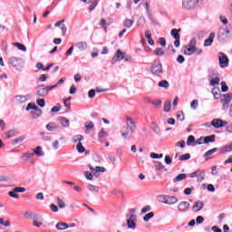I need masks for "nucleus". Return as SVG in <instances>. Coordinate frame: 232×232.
I'll list each match as a JSON object with an SVG mask.
<instances>
[{"mask_svg": "<svg viewBox=\"0 0 232 232\" xmlns=\"http://www.w3.org/2000/svg\"><path fill=\"white\" fill-rule=\"evenodd\" d=\"M99 139H106L108 137V132L104 130V128H102L101 130L98 133Z\"/></svg>", "mask_w": 232, "mask_h": 232, "instance_id": "38", "label": "nucleus"}, {"mask_svg": "<svg viewBox=\"0 0 232 232\" xmlns=\"http://www.w3.org/2000/svg\"><path fill=\"white\" fill-rule=\"evenodd\" d=\"M154 168L156 171H160V169H164V165L160 161L154 162Z\"/></svg>", "mask_w": 232, "mask_h": 232, "instance_id": "33", "label": "nucleus"}, {"mask_svg": "<svg viewBox=\"0 0 232 232\" xmlns=\"http://www.w3.org/2000/svg\"><path fill=\"white\" fill-rule=\"evenodd\" d=\"M193 142H195V136L193 135L188 136L187 140L188 146H190L191 144H193Z\"/></svg>", "mask_w": 232, "mask_h": 232, "instance_id": "60", "label": "nucleus"}, {"mask_svg": "<svg viewBox=\"0 0 232 232\" xmlns=\"http://www.w3.org/2000/svg\"><path fill=\"white\" fill-rule=\"evenodd\" d=\"M87 188L89 189V191H94L95 193H99V188L95 187V185L89 184L87 185Z\"/></svg>", "mask_w": 232, "mask_h": 232, "instance_id": "42", "label": "nucleus"}, {"mask_svg": "<svg viewBox=\"0 0 232 232\" xmlns=\"http://www.w3.org/2000/svg\"><path fill=\"white\" fill-rule=\"evenodd\" d=\"M30 110H34V111H40V113H43V111L35 105V103H28L26 107V111H30Z\"/></svg>", "mask_w": 232, "mask_h": 232, "instance_id": "22", "label": "nucleus"}, {"mask_svg": "<svg viewBox=\"0 0 232 232\" xmlns=\"http://www.w3.org/2000/svg\"><path fill=\"white\" fill-rule=\"evenodd\" d=\"M84 137L82 135H76L72 138V142L77 143V142H81V140H83Z\"/></svg>", "mask_w": 232, "mask_h": 232, "instance_id": "45", "label": "nucleus"}, {"mask_svg": "<svg viewBox=\"0 0 232 232\" xmlns=\"http://www.w3.org/2000/svg\"><path fill=\"white\" fill-rule=\"evenodd\" d=\"M227 124V121H222L220 119H214L211 121V125L214 126V128H224Z\"/></svg>", "mask_w": 232, "mask_h": 232, "instance_id": "9", "label": "nucleus"}, {"mask_svg": "<svg viewBox=\"0 0 232 232\" xmlns=\"http://www.w3.org/2000/svg\"><path fill=\"white\" fill-rule=\"evenodd\" d=\"M227 90H229V87H227L226 82H221V92H226Z\"/></svg>", "mask_w": 232, "mask_h": 232, "instance_id": "63", "label": "nucleus"}, {"mask_svg": "<svg viewBox=\"0 0 232 232\" xmlns=\"http://www.w3.org/2000/svg\"><path fill=\"white\" fill-rule=\"evenodd\" d=\"M215 39V33H210L208 39L204 42V46H211L213 44V41Z\"/></svg>", "mask_w": 232, "mask_h": 232, "instance_id": "18", "label": "nucleus"}, {"mask_svg": "<svg viewBox=\"0 0 232 232\" xmlns=\"http://www.w3.org/2000/svg\"><path fill=\"white\" fill-rule=\"evenodd\" d=\"M121 133L123 138H125L127 140H130L133 137V132L130 130V128L124 126L121 130Z\"/></svg>", "mask_w": 232, "mask_h": 232, "instance_id": "7", "label": "nucleus"}, {"mask_svg": "<svg viewBox=\"0 0 232 232\" xmlns=\"http://www.w3.org/2000/svg\"><path fill=\"white\" fill-rule=\"evenodd\" d=\"M24 139H26L25 136H20L14 140H13V144L15 145V144H19L20 142H23V140H24Z\"/></svg>", "mask_w": 232, "mask_h": 232, "instance_id": "44", "label": "nucleus"}, {"mask_svg": "<svg viewBox=\"0 0 232 232\" xmlns=\"http://www.w3.org/2000/svg\"><path fill=\"white\" fill-rule=\"evenodd\" d=\"M151 73L154 75H158V77H160L162 73H164V71L162 70V64L160 63H154L151 67Z\"/></svg>", "mask_w": 232, "mask_h": 232, "instance_id": "4", "label": "nucleus"}, {"mask_svg": "<svg viewBox=\"0 0 232 232\" xmlns=\"http://www.w3.org/2000/svg\"><path fill=\"white\" fill-rule=\"evenodd\" d=\"M37 95L39 97H46L48 95V92H46V87L44 84L38 85L36 87Z\"/></svg>", "mask_w": 232, "mask_h": 232, "instance_id": "10", "label": "nucleus"}, {"mask_svg": "<svg viewBox=\"0 0 232 232\" xmlns=\"http://www.w3.org/2000/svg\"><path fill=\"white\" fill-rule=\"evenodd\" d=\"M206 177V172L204 170H198V182H202L204 180V178Z\"/></svg>", "mask_w": 232, "mask_h": 232, "instance_id": "30", "label": "nucleus"}, {"mask_svg": "<svg viewBox=\"0 0 232 232\" xmlns=\"http://www.w3.org/2000/svg\"><path fill=\"white\" fill-rule=\"evenodd\" d=\"M189 159H191V155L189 153H186L179 156V160H189Z\"/></svg>", "mask_w": 232, "mask_h": 232, "instance_id": "47", "label": "nucleus"}, {"mask_svg": "<svg viewBox=\"0 0 232 232\" xmlns=\"http://www.w3.org/2000/svg\"><path fill=\"white\" fill-rule=\"evenodd\" d=\"M15 133H17V130H10L6 132L7 139H12V137H14Z\"/></svg>", "mask_w": 232, "mask_h": 232, "instance_id": "52", "label": "nucleus"}, {"mask_svg": "<svg viewBox=\"0 0 232 232\" xmlns=\"http://www.w3.org/2000/svg\"><path fill=\"white\" fill-rule=\"evenodd\" d=\"M133 23H135V20H131V19H125L123 21V26L125 28H131V26H133Z\"/></svg>", "mask_w": 232, "mask_h": 232, "instance_id": "27", "label": "nucleus"}, {"mask_svg": "<svg viewBox=\"0 0 232 232\" xmlns=\"http://www.w3.org/2000/svg\"><path fill=\"white\" fill-rule=\"evenodd\" d=\"M219 82H220V78H218V76H217L210 81V86H215L217 84H219Z\"/></svg>", "mask_w": 232, "mask_h": 232, "instance_id": "50", "label": "nucleus"}, {"mask_svg": "<svg viewBox=\"0 0 232 232\" xmlns=\"http://www.w3.org/2000/svg\"><path fill=\"white\" fill-rule=\"evenodd\" d=\"M84 128H86V130H92V128H95V124L92 123V121H87L85 122Z\"/></svg>", "mask_w": 232, "mask_h": 232, "instance_id": "55", "label": "nucleus"}, {"mask_svg": "<svg viewBox=\"0 0 232 232\" xmlns=\"http://www.w3.org/2000/svg\"><path fill=\"white\" fill-rule=\"evenodd\" d=\"M9 197H12V198H19V194L15 192V190H12L8 192Z\"/></svg>", "mask_w": 232, "mask_h": 232, "instance_id": "61", "label": "nucleus"}, {"mask_svg": "<svg viewBox=\"0 0 232 232\" xmlns=\"http://www.w3.org/2000/svg\"><path fill=\"white\" fill-rule=\"evenodd\" d=\"M46 130L48 131H53L54 130H59V125L55 124V122H50L46 125Z\"/></svg>", "mask_w": 232, "mask_h": 232, "instance_id": "24", "label": "nucleus"}, {"mask_svg": "<svg viewBox=\"0 0 232 232\" xmlns=\"http://www.w3.org/2000/svg\"><path fill=\"white\" fill-rule=\"evenodd\" d=\"M204 217L202 216H198L197 218H196V223L197 224H204Z\"/></svg>", "mask_w": 232, "mask_h": 232, "instance_id": "64", "label": "nucleus"}, {"mask_svg": "<svg viewBox=\"0 0 232 232\" xmlns=\"http://www.w3.org/2000/svg\"><path fill=\"white\" fill-rule=\"evenodd\" d=\"M100 25L102 26V28L103 30H105V32H107L108 30V24H106V19L102 18L101 21H100Z\"/></svg>", "mask_w": 232, "mask_h": 232, "instance_id": "46", "label": "nucleus"}, {"mask_svg": "<svg viewBox=\"0 0 232 232\" xmlns=\"http://www.w3.org/2000/svg\"><path fill=\"white\" fill-rule=\"evenodd\" d=\"M114 57H116V60L118 61H122V59H124V53H122L121 50H118Z\"/></svg>", "mask_w": 232, "mask_h": 232, "instance_id": "36", "label": "nucleus"}, {"mask_svg": "<svg viewBox=\"0 0 232 232\" xmlns=\"http://www.w3.org/2000/svg\"><path fill=\"white\" fill-rule=\"evenodd\" d=\"M182 29H172L170 31V35L173 37V39L177 40V39H180V34H179V32H181Z\"/></svg>", "mask_w": 232, "mask_h": 232, "instance_id": "23", "label": "nucleus"}, {"mask_svg": "<svg viewBox=\"0 0 232 232\" xmlns=\"http://www.w3.org/2000/svg\"><path fill=\"white\" fill-rule=\"evenodd\" d=\"M215 134L206 137H200L198 140H203V144H209V142H215Z\"/></svg>", "mask_w": 232, "mask_h": 232, "instance_id": "12", "label": "nucleus"}, {"mask_svg": "<svg viewBox=\"0 0 232 232\" xmlns=\"http://www.w3.org/2000/svg\"><path fill=\"white\" fill-rule=\"evenodd\" d=\"M232 93L223 94L221 99V104L223 105V110H227L229 104L231 103Z\"/></svg>", "mask_w": 232, "mask_h": 232, "instance_id": "5", "label": "nucleus"}, {"mask_svg": "<svg viewBox=\"0 0 232 232\" xmlns=\"http://www.w3.org/2000/svg\"><path fill=\"white\" fill-rule=\"evenodd\" d=\"M202 209H204V202L202 201H197L192 207L194 213H198V211H202Z\"/></svg>", "mask_w": 232, "mask_h": 232, "instance_id": "11", "label": "nucleus"}, {"mask_svg": "<svg viewBox=\"0 0 232 232\" xmlns=\"http://www.w3.org/2000/svg\"><path fill=\"white\" fill-rule=\"evenodd\" d=\"M77 48L79 50H86V48H88V43L86 42H79L77 44H76Z\"/></svg>", "mask_w": 232, "mask_h": 232, "instance_id": "31", "label": "nucleus"}, {"mask_svg": "<svg viewBox=\"0 0 232 232\" xmlns=\"http://www.w3.org/2000/svg\"><path fill=\"white\" fill-rule=\"evenodd\" d=\"M171 110V101H166L163 104V111L166 113L169 112Z\"/></svg>", "mask_w": 232, "mask_h": 232, "instance_id": "25", "label": "nucleus"}, {"mask_svg": "<svg viewBox=\"0 0 232 232\" xmlns=\"http://www.w3.org/2000/svg\"><path fill=\"white\" fill-rule=\"evenodd\" d=\"M153 217H155V213L150 212L143 217V220L144 222H149L151 220V218H153Z\"/></svg>", "mask_w": 232, "mask_h": 232, "instance_id": "37", "label": "nucleus"}, {"mask_svg": "<svg viewBox=\"0 0 232 232\" xmlns=\"http://www.w3.org/2000/svg\"><path fill=\"white\" fill-rule=\"evenodd\" d=\"M187 46L197 48V38H192Z\"/></svg>", "mask_w": 232, "mask_h": 232, "instance_id": "54", "label": "nucleus"}, {"mask_svg": "<svg viewBox=\"0 0 232 232\" xmlns=\"http://www.w3.org/2000/svg\"><path fill=\"white\" fill-rule=\"evenodd\" d=\"M32 157H34L33 152H25L22 155V160L24 161L30 160V159H32Z\"/></svg>", "mask_w": 232, "mask_h": 232, "instance_id": "35", "label": "nucleus"}, {"mask_svg": "<svg viewBox=\"0 0 232 232\" xmlns=\"http://www.w3.org/2000/svg\"><path fill=\"white\" fill-rule=\"evenodd\" d=\"M195 53H197V47L185 46L184 55H193Z\"/></svg>", "mask_w": 232, "mask_h": 232, "instance_id": "17", "label": "nucleus"}, {"mask_svg": "<svg viewBox=\"0 0 232 232\" xmlns=\"http://www.w3.org/2000/svg\"><path fill=\"white\" fill-rule=\"evenodd\" d=\"M145 37L148 39V43L149 44H150V46H153V44H155V41H153V39L151 38V33L150 31H147L145 33Z\"/></svg>", "mask_w": 232, "mask_h": 232, "instance_id": "28", "label": "nucleus"}, {"mask_svg": "<svg viewBox=\"0 0 232 232\" xmlns=\"http://www.w3.org/2000/svg\"><path fill=\"white\" fill-rule=\"evenodd\" d=\"M76 149L78 153H84V151H86V149L84 148V146H82V142H78V144L76 145Z\"/></svg>", "mask_w": 232, "mask_h": 232, "instance_id": "40", "label": "nucleus"}, {"mask_svg": "<svg viewBox=\"0 0 232 232\" xmlns=\"http://www.w3.org/2000/svg\"><path fill=\"white\" fill-rule=\"evenodd\" d=\"M9 63L14 68H15V70H21L24 66V61L23 58L11 57L9 59Z\"/></svg>", "mask_w": 232, "mask_h": 232, "instance_id": "2", "label": "nucleus"}, {"mask_svg": "<svg viewBox=\"0 0 232 232\" xmlns=\"http://www.w3.org/2000/svg\"><path fill=\"white\" fill-rule=\"evenodd\" d=\"M0 226H5V227H10V221H5V218H0Z\"/></svg>", "mask_w": 232, "mask_h": 232, "instance_id": "49", "label": "nucleus"}, {"mask_svg": "<svg viewBox=\"0 0 232 232\" xmlns=\"http://www.w3.org/2000/svg\"><path fill=\"white\" fill-rule=\"evenodd\" d=\"M179 202V198L175 196H165L163 203L171 206L173 204H177Z\"/></svg>", "mask_w": 232, "mask_h": 232, "instance_id": "8", "label": "nucleus"}, {"mask_svg": "<svg viewBox=\"0 0 232 232\" xmlns=\"http://www.w3.org/2000/svg\"><path fill=\"white\" fill-rule=\"evenodd\" d=\"M158 86H160V88H165V90H168V88H169V82L166 80H162L159 82Z\"/></svg>", "mask_w": 232, "mask_h": 232, "instance_id": "32", "label": "nucleus"}, {"mask_svg": "<svg viewBox=\"0 0 232 232\" xmlns=\"http://www.w3.org/2000/svg\"><path fill=\"white\" fill-rule=\"evenodd\" d=\"M188 177L187 174H179L176 178L173 179V182H180L184 180Z\"/></svg>", "mask_w": 232, "mask_h": 232, "instance_id": "34", "label": "nucleus"}, {"mask_svg": "<svg viewBox=\"0 0 232 232\" xmlns=\"http://www.w3.org/2000/svg\"><path fill=\"white\" fill-rule=\"evenodd\" d=\"M60 30L62 31L63 37H66V32L68 30V28H66V25L62 24V25L60 26Z\"/></svg>", "mask_w": 232, "mask_h": 232, "instance_id": "53", "label": "nucleus"}, {"mask_svg": "<svg viewBox=\"0 0 232 232\" xmlns=\"http://www.w3.org/2000/svg\"><path fill=\"white\" fill-rule=\"evenodd\" d=\"M150 157H151V159H162V157H164V154H162V153L157 154L155 152H151Z\"/></svg>", "mask_w": 232, "mask_h": 232, "instance_id": "59", "label": "nucleus"}, {"mask_svg": "<svg viewBox=\"0 0 232 232\" xmlns=\"http://www.w3.org/2000/svg\"><path fill=\"white\" fill-rule=\"evenodd\" d=\"M204 0H182V8L184 10H193L198 5H203Z\"/></svg>", "mask_w": 232, "mask_h": 232, "instance_id": "1", "label": "nucleus"}, {"mask_svg": "<svg viewBox=\"0 0 232 232\" xmlns=\"http://www.w3.org/2000/svg\"><path fill=\"white\" fill-rule=\"evenodd\" d=\"M189 202L182 201L178 206L179 211H187V209H189Z\"/></svg>", "mask_w": 232, "mask_h": 232, "instance_id": "16", "label": "nucleus"}, {"mask_svg": "<svg viewBox=\"0 0 232 232\" xmlns=\"http://www.w3.org/2000/svg\"><path fill=\"white\" fill-rule=\"evenodd\" d=\"M34 155H36V157H44V151H43V147L38 146L34 150Z\"/></svg>", "mask_w": 232, "mask_h": 232, "instance_id": "20", "label": "nucleus"}, {"mask_svg": "<svg viewBox=\"0 0 232 232\" xmlns=\"http://www.w3.org/2000/svg\"><path fill=\"white\" fill-rule=\"evenodd\" d=\"M126 127L130 129L131 133H135V130H137V123H135V121L131 119V117L127 116L126 117Z\"/></svg>", "mask_w": 232, "mask_h": 232, "instance_id": "6", "label": "nucleus"}, {"mask_svg": "<svg viewBox=\"0 0 232 232\" xmlns=\"http://www.w3.org/2000/svg\"><path fill=\"white\" fill-rule=\"evenodd\" d=\"M58 121L62 126H63V128H68L70 126V121L64 117H59Z\"/></svg>", "mask_w": 232, "mask_h": 232, "instance_id": "21", "label": "nucleus"}, {"mask_svg": "<svg viewBox=\"0 0 232 232\" xmlns=\"http://www.w3.org/2000/svg\"><path fill=\"white\" fill-rule=\"evenodd\" d=\"M127 227L129 229H136L137 224L131 219H127Z\"/></svg>", "mask_w": 232, "mask_h": 232, "instance_id": "29", "label": "nucleus"}, {"mask_svg": "<svg viewBox=\"0 0 232 232\" xmlns=\"http://www.w3.org/2000/svg\"><path fill=\"white\" fill-rule=\"evenodd\" d=\"M106 168L104 167H96V169L92 172V177L99 178L101 177V173H105Z\"/></svg>", "mask_w": 232, "mask_h": 232, "instance_id": "14", "label": "nucleus"}, {"mask_svg": "<svg viewBox=\"0 0 232 232\" xmlns=\"http://www.w3.org/2000/svg\"><path fill=\"white\" fill-rule=\"evenodd\" d=\"M52 113H57L61 111V104H57L56 106L53 107L51 110Z\"/></svg>", "mask_w": 232, "mask_h": 232, "instance_id": "62", "label": "nucleus"}, {"mask_svg": "<svg viewBox=\"0 0 232 232\" xmlns=\"http://www.w3.org/2000/svg\"><path fill=\"white\" fill-rule=\"evenodd\" d=\"M154 55H157L158 57H162V55H164V49H162V48H156L154 50Z\"/></svg>", "mask_w": 232, "mask_h": 232, "instance_id": "39", "label": "nucleus"}, {"mask_svg": "<svg viewBox=\"0 0 232 232\" xmlns=\"http://www.w3.org/2000/svg\"><path fill=\"white\" fill-rule=\"evenodd\" d=\"M55 227L58 231H64V229H68L69 226L66 222H58Z\"/></svg>", "mask_w": 232, "mask_h": 232, "instance_id": "19", "label": "nucleus"}, {"mask_svg": "<svg viewBox=\"0 0 232 232\" xmlns=\"http://www.w3.org/2000/svg\"><path fill=\"white\" fill-rule=\"evenodd\" d=\"M84 177L87 179V180H93V174L90 171H85Z\"/></svg>", "mask_w": 232, "mask_h": 232, "instance_id": "58", "label": "nucleus"}, {"mask_svg": "<svg viewBox=\"0 0 232 232\" xmlns=\"http://www.w3.org/2000/svg\"><path fill=\"white\" fill-rule=\"evenodd\" d=\"M218 60L220 68H227L229 66V58L224 53H219Z\"/></svg>", "mask_w": 232, "mask_h": 232, "instance_id": "3", "label": "nucleus"}, {"mask_svg": "<svg viewBox=\"0 0 232 232\" xmlns=\"http://www.w3.org/2000/svg\"><path fill=\"white\" fill-rule=\"evenodd\" d=\"M24 217H25V218H38L39 215L34 213V212H26Z\"/></svg>", "mask_w": 232, "mask_h": 232, "instance_id": "41", "label": "nucleus"}, {"mask_svg": "<svg viewBox=\"0 0 232 232\" xmlns=\"http://www.w3.org/2000/svg\"><path fill=\"white\" fill-rule=\"evenodd\" d=\"M36 104H38L40 108H44V106H46V102L44 101V99H38L36 101Z\"/></svg>", "mask_w": 232, "mask_h": 232, "instance_id": "51", "label": "nucleus"}, {"mask_svg": "<svg viewBox=\"0 0 232 232\" xmlns=\"http://www.w3.org/2000/svg\"><path fill=\"white\" fill-rule=\"evenodd\" d=\"M216 151H218V148H214V149L209 150L207 152H205V154H204L205 160H209V158H208V157H210V155H213V153H216Z\"/></svg>", "mask_w": 232, "mask_h": 232, "instance_id": "26", "label": "nucleus"}, {"mask_svg": "<svg viewBox=\"0 0 232 232\" xmlns=\"http://www.w3.org/2000/svg\"><path fill=\"white\" fill-rule=\"evenodd\" d=\"M231 30H232V26H231V24H229L228 26H227L223 29V33H220L218 37L225 36L226 39H229V34H231Z\"/></svg>", "mask_w": 232, "mask_h": 232, "instance_id": "13", "label": "nucleus"}, {"mask_svg": "<svg viewBox=\"0 0 232 232\" xmlns=\"http://www.w3.org/2000/svg\"><path fill=\"white\" fill-rule=\"evenodd\" d=\"M14 46H16V48H18V50H21L22 52H26V46H24V44L19 43H14Z\"/></svg>", "mask_w": 232, "mask_h": 232, "instance_id": "48", "label": "nucleus"}, {"mask_svg": "<svg viewBox=\"0 0 232 232\" xmlns=\"http://www.w3.org/2000/svg\"><path fill=\"white\" fill-rule=\"evenodd\" d=\"M57 202H58V208H60V209H64V208H66V203H64V201H63L61 198H57Z\"/></svg>", "mask_w": 232, "mask_h": 232, "instance_id": "43", "label": "nucleus"}, {"mask_svg": "<svg viewBox=\"0 0 232 232\" xmlns=\"http://www.w3.org/2000/svg\"><path fill=\"white\" fill-rule=\"evenodd\" d=\"M178 121H180L182 122V121H184V111H178L177 112V116H176Z\"/></svg>", "mask_w": 232, "mask_h": 232, "instance_id": "57", "label": "nucleus"}, {"mask_svg": "<svg viewBox=\"0 0 232 232\" xmlns=\"http://www.w3.org/2000/svg\"><path fill=\"white\" fill-rule=\"evenodd\" d=\"M190 108L192 110H197V108H198V100L192 101L190 103Z\"/></svg>", "mask_w": 232, "mask_h": 232, "instance_id": "56", "label": "nucleus"}, {"mask_svg": "<svg viewBox=\"0 0 232 232\" xmlns=\"http://www.w3.org/2000/svg\"><path fill=\"white\" fill-rule=\"evenodd\" d=\"M136 211H137L136 208H131L129 214L126 215V218H128L127 220L136 221L137 220V215L135 214Z\"/></svg>", "mask_w": 232, "mask_h": 232, "instance_id": "15", "label": "nucleus"}]
</instances>
